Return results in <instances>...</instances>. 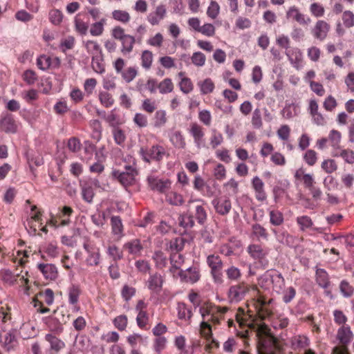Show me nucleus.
Instances as JSON below:
<instances>
[{"mask_svg": "<svg viewBox=\"0 0 354 354\" xmlns=\"http://www.w3.org/2000/svg\"><path fill=\"white\" fill-rule=\"evenodd\" d=\"M139 153L145 162L150 163L151 160L160 162L166 154V151L162 146L156 145H153L149 150L141 147Z\"/></svg>", "mask_w": 354, "mask_h": 354, "instance_id": "obj_4", "label": "nucleus"}, {"mask_svg": "<svg viewBox=\"0 0 354 354\" xmlns=\"http://www.w3.org/2000/svg\"><path fill=\"white\" fill-rule=\"evenodd\" d=\"M185 245V239L181 237H177L174 241H171L169 248L171 250H176V252L183 250Z\"/></svg>", "mask_w": 354, "mask_h": 354, "instance_id": "obj_53", "label": "nucleus"}, {"mask_svg": "<svg viewBox=\"0 0 354 354\" xmlns=\"http://www.w3.org/2000/svg\"><path fill=\"white\" fill-rule=\"evenodd\" d=\"M158 88L160 93H170L174 89V85L170 78H166L158 84Z\"/></svg>", "mask_w": 354, "mask_h": 354, "instance_id": "obj_35", "label": "nucleus"}, {"mask_svg": "<svg viewBox=\"0 0 354 354\" xmlns=\"http://www.w3.org/2000/svg\"><path fill=\"white\" fill-rule=\"evenodd\" d=\"M179 223L181 227L185 228H192L194 225V216L191 214H184L179 217Z\"/></svg>", "mask_w": 354, "mask_h": 354, "instance_id": "obj_25", "label": "nucleus"}, {"mask_svg": "<svg viewBox=\"0 0 354 354\" xmlns=\"http://www.w3.org/2000/svg\"><path fill=\"white\" fill-rule=\"evenodd\" d=\"M310 10L316 17H322L324 14V7L318 3H313L310 6Z\"/></svg>", "mask_w": 354, "mask_h": 354, "instance_id": "obj_61", "label": "nucleus"}, {"mask_svg": "<svg viewBox=\"0 0 354 354\" xmlns=\"http://www.w3.org/2000/svg\"><path fill=\"white\" fill-rule=\"evenodd\" d=\"M94 195V191L91 186L85 184L82 187V196L84 201L88 203H91L93 202Z\"/></svg>", "mask_w": 354, "mask_h": 354, "instance_id": "obj_28", "label": "nucleus"}, {"mask_svg": "<svg viewBox=\"0 0 354 354\" xmlns=\"http://www.w3.org/2000/svg\"><path fill=\"white\" fill-rule=\"evenodd\" d=\"M283 214L279 211L272 210L270 212V222L274 226H279L283 223Z\"/></svg>", "mask_w": 354, "mask_h": 354, "instance_id": "obj_29", "label": "nucleus"}, {"mask_svg": "<svg viewBox=\"0 0 354 354\" xmlns=\"http://www.w3.org/2000/svg\"><path fill=\"white\" fill-rule=\"evenodd\" d=\"M178 317L180 319H190L192 317L191 309L188 308L185 303L178 304Z\"/></svg>", "mask_w": 354, "mask_h": 354, "instance_id": "obj_27", "label": "nucleus"}, {"mask_svg": "<svg viewBox=\"0 0 354 354\" xmlns=\"http://www.w3.org/2000/svg\"><path fill=\"white\" fill-rule=\"evenodd\" d=\"M1 279L10 284H14L16 281L15 274L9 269H3L0 271Z\"/></svg>", "mask_w": 354, "mask_h": 354, "instance_id": "obj_33", "label": "nucleus"}, {"mask_svg": "<svg viewBox=\"0 0 354 354\" xmlns=\"http://www.w3.org/2000/svg\"><path fill=\"white\" fill-rule=\"evenodd\" d=\"M154 127H161L167 122L166 112L164 110H158L156 112L154 117Z\"/></svg>", "mask_w": 354, "mask_h": 354, "instance_id": "obj_34", "label": "nucleus"}, {"mask_svg": "<svg viewBox=\"0 0 354 354\" xmlns=\"http://www.w3.org/2000/svg\"><path fill=\"white\" fill-rule=\"evenodd\" d=\"M192 63L197 66H203L205 63V55L201 52H195L191 57Z\"/></svg>", "mask_w": 354, "mask_h": 354, "instance_id": "obj_55", "label": "nucleus"}, {"mask_svg": "<svg viewBox=\"0 0 354 354\" xmlns=\"http://www.w3.org/2000/svg\"><path fill=\"white\" fill-rule=\"evenodd\" d=\"M249 291L250 286L245 282L230 286L227 292L229 302L232 304L241 301Z\"/></svg>", "mask_w": 354, "mask_h": 354, "instance_id": "obj_6", "label": "nucleus"}, {"mask_svg": "<svg viewBox=\"0 0 354 354\" xmlns=\"http://www.w3.org/2000/svg\"><path fill=\"white\" fill-rule=\"evenodd\" d=\"M212 204L216 213L221 216L227 215L232 209L231 201L228 198L221 201L216 198L212 201Z\"/></svg>", "mask_w": 354, "mask_h": 354, "instance_id": "obj_13", "label": "nucleus"}, {"mask_svg": "<svg viewBox=\"0 0 354 354\" xmlns=\"http://www.w3.org/2000/svg\"><path fill=\"white\" fill-rule=\"evenodd\" d=\"M189 132L193 136L194 142L196 144L197 147H200L204 136V132L203 131L202 127L196 123H192Z\"/></svg>", "mask_w": 354, "mask_h": 354, "instance_id": "obj_17", "label": "nucleus"}, {"mask_svg": "<svg viewBox=\"0 0 354 354\" xmlns=\"http://www.w3.org/2000/svg\"><path fill=\"white\" fill-rule=\"evenodd\" d=\"M81 290L78 286L72 285L68 290V301L71 304L75 305L78 302Z\"/></svg>", "mask_w": 354, "mask_h": 354, "instance_id": "obj_24", "label": "nucleus"}, {"mask_svg": "<svg viewBox=\"0 0 354 354\" xmlns=\"http://www.w3.org/2000/svg\"><path fill=\"white\" fill-rule=\"evenodd\" d=\"M142 66L146 69H149L152 63L153 54L151 51L145 50L142 52L141 56Z\"/></svg>", "mask_w": 354, "mask_h": 354, "instance_id": "obj_41", "label": "nucleus"}, {"mask_svg": "<svg viewBox=\"0 0 354 354\" xmlns=\"http://www.w3.org/2000/svg\"><path fill=\"white\" fill-rule=\"evenodd\" d=\"M315 280L319 286L326 289L330 286V280L328 272L323 268H317L315 272Z\"/></svg>", "mask_w": 354, "mask_h": 354, "instance_id": "obj_14", "label": "nucleus"}, {"mask_svg": "<svg viewBox=\"0 0 354 354\" xmlns=\"http://www.w3.org/2000/svg\"><path fill=\"white\" fill-rule=\"evenodd\" d=\"M226 274L227 278L232 281L238 280L241 276L240 270L234 266H232L227 269Z\"/></svg>", "mask_w": 354, "mask_h": 354, "instance_id": "obj_57", "label": "nucleus"}, {"mask_svg": "<svg viewBox=\"0 0 354 354\" xmlns=\"http://www.w3.org/2000/svg\"><path fill=\"white\" fill-rule=\"evenodd\" d=\"M123 248L128 250L129 253L131 254L140 255L143 246L140 239H134L124 243Z\"/></svg>", "mask_w": 354, "mask_h": 354, "instance_id": "obj_15", "label": "nucleus"}, {"mask_svg": "<svg viewBox=\"0 0 354 354\" xmlns=\"http://www.w3.org/2000/svg\"><path fill=\"white\" fill-rule=\"evenodd\" d=\"M113 138L115 143L118 145L124 144L126 140L124 131L119 127H115L113 130Z\"/></svg>", "mask_w": 354, "mask_h": 354, "instance_id": "obj_43", "label": "nucleus"}, {"mask_svg": "<svg viewBox=\"0 0 354 354\" xmlns=\"http://www.w3.org/2000/svg\"><path fill=\"white\" fill-rule=\"evenodd\" d=\"M322 168L328 174H331L336 171L337 165L333 159L325 160L322 163Z\"/></svg>", "mask_w": 354, "mask_h": 354, "instance_id": "obj_47", "label": "nucleus"}, {"mask_svg": "<svg viewBox=\"0 0 354 354\" xmlns=\"http://www.w3.org/2000/svg\"><path fill=\"white\" fill-rule=\"evenodd\" d=\"M127 317L125 315H121L114 318L113 323L119 330H125L127 326Z\"/></svg>", "mask_w": 354, "mask_h": 354, "instance_id": "obj_38", "label": "nucleus"}, {"mask_svg": "<svg viewBox=\"0 0 354 354\" xmlns=\"http://www.w3.org/2000/svg\"><path fill=\"white\" fill-rule=\"evenodd\" d=\"M147 182L152 190L158 191L160 193H165L171 187V181L169 179L164 180L153 176H149Z\"/></svg>", "mask_w": 354, "mask_h": 354, "instance_id": "obj_8", "label": "nucleus"}, {"mask_svg": "<svg viewBox=\"0 0 354 354\" xmlns=\"http://www.w3.org/2000/svg\"><path fill=\"white\" fill-rule=\"evenodd\" d=\"M113 18L122 23H127L130 20L129 14L124 10H115L112 12Z\"/></svg>", "mask_w": 354, "mask_h": 354, "instance_id": "obj_39", "label": "nucleus"}, {"mask_svg": "<svg viewBox=\"0 0 354 354\" xmlns=\"http://www.w3.org/2000/svg\"><path fill=\"white\" fill-rule=\"evenodd\" d=\"M102 59H99L95 56H93L92 57V68L97 73H103L105 71L104 66L101 63Z\"/></svg>", "mask_w": 354, "mask_h": 354, "instance_id": "obj_60", "label": "nucleus"}, {"mask_svg": "<svg viewBox=\"0 0 354 354\" xmlns=\"http://www.w3.org/2000/svg\"><path fill=\"white\" fill-rule=\"evenodd\" d=\"M178 275L181 281L191 283L197 282L201 277L199 270L196 267H189L185 270H180Z\"/></svg>", "mask_w": 354, "mask_h": 354, "instance_id": "obj_9", "label": "nucleus"}, {"mask_svg": "<svg viewBox=\"0 0 354 354\" xmlns=\"http://www.w3.org/2000/svg\"><path fill=\"white\" fill-rule=\"evenodd\" d=\"M180 91L187 94L193 90V84L191 80L188 77H183L179 84Z\"/></svg>", "mask_w": 354, "mask_h": 354, "instance_id": "obj_52", "label": "nucleus"}, {"mask_svg": "<svg viewBox=\"0 0 354 354\" xmlns=\"http://www.w3.org/2000/svg\"><path fill=\"white\" fill-rule=\"evenodd\" d=\"M111 225L112 232L115 235H122L123 232V225L122 219L119 216H112L111 218Z\"/></svg>", "mask_w": 354, "mask_h": 354, "instance_id": "obj_20", "label": "nucleus"}, {"mask_svg": "<svg viewBox=\"0 0 354 354\" xmlns=\"http://www.w3.org/2000/svg\"><path fill=\"white\" fill-rule=\"evenodd\" d=\"M37 268L46 279L55 280L57 278V269L54 264L41 263L37 265Z\"/></svg>", "mask_w": 354, "mask_h": 354, "instance_id": "obj_12", "label": "nucleus"}, {"mask_svg": "<svg viewBox=\"0 0 354 354\" xmlns=\"http://www.w3.org/2000/svg\"><path fill=\"white\" fill-rule=\"evenodd\" d=\"M135 266L139 272L142 273L149 272L151 270L150 264L145 260H138L135 263Z\"/></svg>", "mask_w": 354, "mask_h": 354, "instance_id": "obj_64", "label": "nucleus"}, {"mask_svg": "<svg viewBox=\"0 0 354 354\" xmlns=\"http://www.w3.org/2000/svg\"><path fill=\"white\" fill-rule=\"evenodd\" d=\"M167 201L173 205H182L184 203L183 197L181 194L176 192H171L167 195Z\"/></svg>", "mask_w": 354, "mask_h": 354, "instance_id": "obj_36", "label": "nucleus"}, {"mask_svg": "<svg viewBox=\"0 0 354 354\" xmlns=\"http://www.w3.org/2000/svg\"><path fill=\"white\" fill-rule=\"evenodd\" d=\"M111 36L121 41V53L125 55L132 52L136 41L135 37L125 34L124 29L119 26L114 27L111 31Z\"/></svg>", "mask_w": 354, "mask_h": 354, "instance_id": "obj_1", "label": "nucleus"}, {"mask_svg": "<svg viewBox=\"0 0 354 354\" xmlns=\"http://www.w3.org/2000/svg\"><path fill=\"white\" fill-rule=\"evenodd\" d=\"M341 133L335 129L330 131L328 139L331 142V146L335 149L339 148V143L341 140Z\"/></svg>", "mask_w": 354, "mask_h": 354, "instance_id": "obj_32", "label": "nucleus"}, {"mask_svg": "<svg viewBox=\"0 0 354 354\" xmlns=\"http://www.w3.org/2000/svg\"><path fill=\"white\" fill-rule=\"evenodd\" d=\"M164 279L162 276L158 273L150 274L149 279L147 282V288L149 290L155 292L160 293L162 289Z\"/></svg>", "mask_w": 354, "mask_h": 354, "instance_id": "obj_11", "label": "nucleus"}, {"mask_svg": "<svg viewBox=\"0 0 354 354\" xmlns=\"http://www.w3.org/2000/svg\"><path fill=\"white\" fill-rule=\"evenodd\" d=\"M195 218L200 225H203L206 222L207 213L205 209L201 205L196 206Z\"/></svg>", "mask_w": 354, "mask_h": 354, "instance_id": "obj_46", "label": "nucleus"}, {"mask_svg": "<svg viewBox=\"0 0 354 354\" xmlns=\"http://www.w3.org/2000/svg\"><path fill=\"white\" fill-rule=\"evenodd\" d=\"M17 122L11 113H6L0 119V129L8 134H15L17 132Z\"/></svg>", "mask_w": 354, "mask_h": 354, "instance_id": "obj_7", "label": "nucleus"}, {"mask_svg": "<svg viewBox=\"0 0 354 354\" xmlns=\"http://www.w3.org/2000/svg\"><path fill=\"white\" fill-rule=\"evenodd\" d=\"M75 28L80 35H84L87 33L88 26L87 24L79 19H75Z\"/></svg>", "mask_w": 354, "mask_h": 354, "instance_id": "obj_62", "label": "nucleus"}, {"mask_svg": "<svg viewBox=\"0 0 354 354\" xmlns=\"http://www.w3.org/2000/svg\"><path fill=\"white\" fill-rule=\"evenodd\" d=\"M332 236L333 240H340L342 243V240L344 239V243L346 245V247H354V234H348L345 236H335L333 234Z\"/></svg>", "mask_w": 354, "mask_h": 354, "instance_id": "obj_59", "label": "nucleus"}, {"mask_svg": "<svg viewBox=\"0 0 354 354\" xmlns=\"http://www.w3.org/2000/svg\"><path fill=\"white\" fill-rule=\"evenodd\" d=\"M353 336L349 326L339 328L337 330V338L342 345L333 347L331 354H350L348 344L351 342Z\"/></svg>", "mask_w": 354, "mask_h": 354, "instance_id": "obj_2", "label": "nucleus"}, {"mask_svg": "<svg viewBox=\"0 0 354 354\" xmlns=\"http://www.w3.org/2000/svg\"><path fill=\"white\" fill-rule=\"evenodd\" d=\"M304 159L309 166H313L317 160V153L313 149H308L305 153Z\"/></svg>", "mask_w": 354, "mask_h": 354, "instance_id": "obj_56", "label": "nucleus"}, {"mask_svg": "<svg viewBox=\"0 0 354 354\" xmlns=\"http://www.w3.org/2000/svg\"><path fill=\"white\" fill-rule=\"evenodd\" d=\"M220 6L218 3L215 1L210 2L209 6L207 10V15L210 18L214 19L217 17L219 14Z\"/></svg>", "mask_w": 354, "mask_h": 354, "instance_id": "obj_48", "label": "nucleus"}, {"mask_svg": "<svg viewBox=\"0 0 354 354\" xmlns=\"http://www.w3.org/2000/svg\"><path fill=\"white\" fill-rule=\"evenodd\" d=\"M285 286V280L282 274L277 272V277H274V282L272 283V289L276 292H280Z\"/></svg>", "mask_w": 354, "mask_h": 354, "instance_id": "obj_40", "label": "nucleus"}, {"mask_svg": "<svg viewBox=\"0 0 354 354\" xmlns=\"http://www.w3.org/2000/svg\"><path fill=\"white\" fill-rule=\"evenodd\" d=\"M104 19H102L100 21L95 22L92 24L90 29V33L93 36H100L104 31Z\"/></svg>", "mask_w": 354, "mask_h": 354, "instance_id": "obj_45", "label": "nucleus"}, {"mask_svg": "<svg viewBox=\"0 0 354 354\" xmlns=\"http://www.w3.org/2000/svg\"><path fill=\"white\" fill-rule=\"evenodd\" d=\"M37 65L40 70L46 71L51 65V58L45 55H40L37 59Z\"/></svg>", "mask_w": 354, "mask_h": 354, "instance_id": "obj_30", "label": "nucleus"}, {"mask_svg": "<svg viewBox=\"0 0 354 354\" xmlns=\"http://www.w3.org/2000/svg\"><path fill=\"white\" fill-rule=\"evenodd\" d=\"M62 19L63 14L59 10L53 9L49 12V20L55 26L59 25Z\"/></svg>", "mask_w": 354, "mask_h": 354, "instance_id": "obj_31", "label": "nucleus"}, {"mask_svg": "<svg viewBox=\"0 0 354 354\" xmlns=\"http://www.w3.org/2000/svg\"><path fill=\"white\" fill-rule=\"evenodd\" d=\"M112 176L124 187H127L132 185L135 182V177L138 174V170L131 165L125 166V171L113 170Z\"/></svg>", "mask_w": 354, "mask_h": 354, "instance_id": "obj_3", "label": "nucleus"}, {"mask_svg": "<svg viewBox=\"0 0 354 354\" xmlns=\"http://www.w3.org/2000/svg\"><path fill=\"white\" fill-rule=\"evenodd\" d=\"M297 222L300 226L301 230L303 231L306 229L311 227L313 224L312 219L308 216H301L297 217Z\"/></svg>", "mask_w": 354, "mask_h": 354, "instance_id": "obj_49", "label": "nucleus"}, {"mask_svg": "<svg viewBox=\"0 0 354 354\" xmlns=\"http://www.w3.org/2000/svg\"><path fill=\"white\" fill-rule=\"evenodd\" d=\"M100 253L97 249V252H91L88 257L86 259V262L88 266H97L100 263Z\"/></svg>", "mask_w": 354, "mask_h": 354, "instance_id": "obj_54", "label": "nucleus"}, {"mask_svg": "<svg viewBox=\"0 0 354 354\" xmlns=\"http://www.w3.org/2000/svg\"><path fill=\"white\" fill-rule=\"evenodd\" d=\"M296 295V290L295 288L290 286L288 288L283 292V301L285 304L290 303Z\"/></svg>", "mask_w": 354, "mask_h": 354, "instance_id": "obj_63", "label": "nucleus"}, {"mask_svg": "<svg viewBox=\"0 0 354 354\" xmlns=\"http://www.w3.org/2000/svg\"><path fill=\"white\" fill-rule=\"evenodd\" d=\"M45 339L50 343V349L56 352H58L65 346V344L63 341L52 334H46Z\"/></svg>", "mask_w": 354, "mask_h": 354, "instance_id": "obj_18", "label": "nucleus"}, {"mask_svg": "<svg viewBox=\"0 0 354 354\" xmlns=\"http://www.w3.org/2000/svg\"><path fill=\"white\" fill-rule=\"evenodd\" d=\"M138 71L134 67H129L121 73L123 80L127 82H131L137 75Z\"/></svg>", "mask_w": 354, "mask_h": 354, "instance_id": "obj_44", "label": "nucleus"}, {"mask_svg": "<svg viewBox=\"0 0 354 354\" xmlns=\"http://www.w3.org/2000/svg\"><path fill=\"white\" fill-rule=\"evenodd\" d=\"M252 124L254 129H260L262 127V120L261 111L259 109H256L252 114Z\"/></svg>", "mask_w": 354, "mask_h": 354, "instance_id": "obj_58", "label": "nucleus"}, {"mask_svg": "<svg viewBox=\"0 0 354 354\" xmlns=\"http://www.w3.org/2000/svg\"><path fill=\"white\" fill-rule=\"evenodd\" d=\"M107 254L115 263L123 258V252L115 245H109L108 247Z\"/></svg>", "mask_w": 354, "mask_h": 354, "instance_id": "obj_21", "label": "nucleus"}, {"mask_svg": "<svg viewBox=\"0 0 354 354\" xmlns=\"http://www.w3.org/2000/svg\"><path fill=\"white\" fill-rule=\"evenodd\" d=\"M342 20L345 27L350 28L354 26V14L350 10L343 12Z\"/></svg>", "mask_w": 354, "mask_h": 354, "instance_id": "obj_51", "label": "nucleus"}, {"mask_svg": "<svg viewBox=\"0 0 354 354\" xmlns=\"http://www.w3.org/2000/svg\"><path fill=\"white\" fill-rule=\"evenodd\" d=\"M136 290L133 287H130L125 284L121 290V295L124 301L128 302L135 295Z\"/></svg>", "mask_w": 354, "mask_h": 354, "instance_id": "obj_42", "label": "nucleus"}, {"mask_svg": "<svg viewBox=\"0 0 354 354\" xmlns=\"http://www.w3.org/2000/svg\"><path fill=\"white\" fill-rule=\"evenodd\" d=\"M22 77L24 81L28 85L34 84L37 80V75L36 73L31 69L26 70L23 73Z\"/></svg>", "mask_w": 354, "mask_h": 354, "instance_id": "obj_37", "label": "nucleus"}, {"mask_svg": "<svg viewBox=\"0 0 354 354\" xmlns=\"http://www.w3.org/2000/svg\"><path fill=\"white\" fill-rule=\"evenodd\" d=\"M207 263L211 268V274L215 283H222L223 261L218 255L210 254L207 258Z\"/></svg>", "mask_w": 354, "mask_h": 354, "instance_id": "obj_5", "label": "nucleus"}, {"mask_svg": "<svg viewBox=\"0 0 354 354\" xmlns=\"http://www.w3.org/2000/svg\"><path fill=\"white\" fill-rule=\"evenodd\" d=\"M170 141L173 145L178 149H185L186 142L184 136L179 131H175L170 137Z\"/></svg>", "mask_w": 354, "mask_h": 354, "instance_id": "obj_19", "label": "nucleus"}, {"mask_svg": "<svg viewBox=\"0 0 354 354\" xmlns=\"http://www.w3.org/2000/svg\"><path fill=\"white\" fill-rule=\"evenodd\" d=\"M330 30V25L324 20H318L312 30L313 36L320 41L326 38Z\"/></svg>", "mask_w": 354, "mask_h": 354, "instance_id": "obj_10", "label": "nucleus"}, {"mask_svg": "<svg viewBox=\"0 0 354 354\" xmlns=\"http://www.w3.org/2000/svg\"><path fill=\"white\" fill-rule=\"evenodd\" d=\"M201 92L203 95H206L213 92L214 89V84L210 78H207L203 82H198Z\"/></svg>", "mask_w": 354, "mask_h": 354, "instance_id": "obj_26", "label": "nucleus"}, {"mask_svg": "<svg viewBox=\"0 0 354 354\" xmlns=\"http://www.w3.org/2000/svg\"><path fill=\"white\" fill-rule=\"evenodd\" d=\"M339 290L342 295L346 297H351L354 294V288L346 280H342L339 283Z\"/></svg>", "mask_w": 354, "mask_h": 354, "instance_id": "obj_22", "label": "nucleus"}, {"mask_svg": "<svg viewBox=\"0 0 354 354\" xmlns=\"http://www.w3.org/2000/svg\"><path fill=\"white\" fill-rule=\"evenodd\" d=\"M252 234L258 239L268 240V234L264 227L259 223H254L252 225Z\"/></svg>", "mask_w": 354, "mask_h": 354, "instance_id": "obj_23", "label": "nucleus"}, {"mask_svg": "<svg viewBox=\"0 0 354 354\" xmlns=\"http://www.w3.org/2000/svg\"><path fill=\"white\" fill-rule=\"evenodd\" d=\"M247 251L252 259L258 260L260 262L266 257V255L261 246L257 244L250 245L248 247Z\"/></svg>", "mask_w": 354, "mask_h": 354, "instance_id": "obj_16", "label": "nucleus"}, {"mask_svg": "<svg viewBox=\"0 0 354 354\" xmlns=\"http://www.w3.org/2000/svg\"><path fill=\"white\" fill-rule=\"evenodd\" d=\"M100 101L105 107H109L114 103V100L108 92H101L99 95Z\"/></svg>", "mask_w": 354, "mask_h": 354, "instance_id": "obj_50", "label": "nucleus"}]
</instances>
